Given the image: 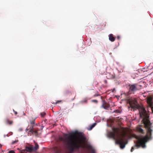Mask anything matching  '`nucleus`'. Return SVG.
<instances>
[{
    "instance_id": "nucleus-25",
    "label": "nucleus",
    "mask_w": 153,
    "mask_h": 153,
    "mask_svg": "<svg viewBox=\"0 0 153 153\" xmlns=\"http://www.w3.org/2000/svg\"><path fill=\"white\" fill-rule=\"evenodd\" d=\"M62 102L61 100H58L57 102H56L55 103V104H56L57 103H59L61 102Z\"/></svg>"
},
{
    "instance_id": "nucleus-33",
    "label": "nucleus",
    "mask_w": 153,
    "mask_h": 153,
    "mask_svg": "<svg viewBox=\"0 0 153 153\" xmlns=\"http://www.w3.org/2000/svg\"><path fill=\"white\" fill-rule=\"evenodd\" d=\"M20 153H23L22 152H21Z\"/></svg>"
},
{
    "instance_id": "nucleus-32",
    "label": "nucleus",
    "mask_w": 153,
    "mask_h": 153,
    "mask_svg": "<svg viewBox=\"0 0 153 153\" xmlns=\"http://www.w3.org/2000/svg\"><path fill=\"white\" fill-rule=\"evenodd\" d=\"M20 129V131H22V129Z\"/></svg>"
},
{
    "instance_id": "nucleus-19",
    "label": "nucleus",
    "mask_w": 153,
    "mask_h": 153,
    "mask_svg": "<svg viewBox=\"0 0 153 153\" xmlns=\"http://www.w3.org/2000/svg\"><path fill=\"white\" fill-rule=\"evenodd\" d=\"M18 141V140H16L14 141H13L12 142L11 144L12 145L15 144L16 143H17Z\"/></svg>"
},
{
    "instance_id": "nucleus-20",
    "label": "nucleus",
    "mask_w": 153,
    "mask_h": 153,
    "mask_svg": "<svg viewBox=\"0 0 153 153\" xmlns=\"http://www.w3.org/2000/svg\"><path fill=\"white\" fill-rule=\"evenodd\" d=\"M114 112L116 113H120L121 112L118 110H116L114 111Z\"/></svg>"
},
{
    "instance_id": "nucleus-7",
    "label": "nucleus",
    "mask_w": 153,
    "mask_h": 153,
    "mask_svg": "<svg viewBox=\"0 0 153 153\" xmlns=\"http://www.w3.org/2000/svg\"><path fill=\"white\" fill-rule=\"evenodd\" d=\"M147 103L149 105V106L151 107L152 109L153 107L152 106L153 104V102L152 101V98L150 97H147Z\"/></svg>"
},
{
    "instance_id": "nucleus-22",
    "label": "nucleus",
    "mask_w": 153,
    "mask_h": 153,
    "mask_svg": "<svg viewBox=\"0 0 153 153\" xmlns=\"http://www.w3.org/2000/svg\"><path fill=\"white\" fill-rule=\"evenodd\" d=\"M115 77L114 74H112L111 75V76L110 77L111 79H113Z\"/></svg>"
},
{
    "instance_id": "nucleus-29",
    "label": "nucleus",
    "mask_w": 153,
    "mask_h": 153,
    "mask_svg": "<svg viewBox=\"0 0 153 153\" xmlns=\"http://www.w3.org/2000/svg\"><path fill=\"white\" fill-rule=\"evenodd\" d=\"M29 129L26 128V131H27Z\"/></svg>"
},
{
    "instance_id": "nucleus-8",
    "label": "nucleus",
    "mask_w": 153,
    "mask_h": 153,
    "mask_svg": "<svg viewBox=\"0 0 153 153\" xmlns=\"http://www.w3.org/2000/svg\"><path fill=\"white\" fill-rule=\"evenodd\" d=\"M102 102V104L101 106V108L107 109L108 108L110 107V105L109 104L106 102L105 100H103Z\"/></svg>"
},
{
    "instance_id": "nucleus-30",
    "label": "nucleus",
    "mask_w": 153,
    "mask_h": 153,
    "mask_svg": "<svg viewBox=\"0 0 153 153\" xmlns=\"http://www.w3.org/2000/svg\"><path fill=\"white\" fill-rule=\"evenodd\" d=\"M115 90V89L114 88V89H113L112 90V92H113Z\"/></svg>"
},
{
    "instance_id": "nucleus-10",
    "label": "nucleus",
    "mask_w": 153,
    "mask_h": 153,
    "mask_svg": "<svg viewBox=\"0 0 153 153\" xmlns=\"http://www.w3.org/2000/svg\"><path fill=\"white\" fill-rule=\"evenodd\" d=\"M30 129L29 132H31L32 134H35L36 135L38 134L37 131L34 130L33 128H30Z\"/></svg>"
},
{
    "instance_id": "nucleus-16",
    "label": "nucleus",
    "mask_w": 153,
    "mask_h": 153,
    "mask_svg": "<svg viewBox=\"0 0 153 153\" xmlns=\"http://www.w3.org/2000/svg\"><path fill=\"white\" fill-rule=\"evenodd\" d=\"M96 125V123H94L92 125L90 126V128L88 129V130H91Z\"/></svg>"
},
{
    "instance_id": "nucleus-21",
    "label": "nucleus",
    "mask_w": 153,
    "mask_h": 153,
    "mask_svg": "<svg viewBox=\"0 0 153 153\" xmlns=\"http://www.w3.org/2000/svg\"><path fill=\"white\" fill-rule=\"evenodd\" d=\"M92 102H95V103H97L98 102V101L96 100H92Z\"/></svg>"
},
{
    "instance_id": "nucleus-5",
    "label": "nucleus",
    "mask_w": 153,
    "mask_h": 153,
    "mask_svg": "<svg viewBox=\"0 0 153 153\" xmlns=\"http://www.w3.org/2000/svg\"><path fill=\"white\" fill-rule=\"evenodd\" d=\"M35 144L34 147H33L32 145H30L28 146H26L25 147L26 151L30 152H36L39 149V147L37 143H35Z\"/></svg>"
},
{
    "instance_id": "nucleus-1",
    "label": "nucleus",
    "mask_w": 153,
    "mask_h": 153,
    "mask_svg": "<svg viewBox=\"0 0 153 153\" xmlns=\"http://www.w3.org/2000/svg\"><path fill=\"white\" fill-rule=\"evenodd\" d=\"M80 133L72 132L69 134H65L63 137L59 138L65 145L66 148L71 152L80 148H82V141L80 137Z\"/></svg>"
},
{
    "instance_id": "nucleus-14",
    "label": "nucleus",
    "mask_w": 153,
    "mask_h": 153,
    "mask_svg": "<svg viewBox=\"0 0 153 153\" xmlns=\"http://www.w3.org/2000/svg\"><path fill=\"white\" fill-rule=\"evenodd\" d=\"M6 123L7 124H9L10 125H11L13 123V121H9L8 119H7L5 120Z\"/></svg>"
},
{
    "instance_id": "nucleus-11",
    "label": "nucleus",
    "mask_w": 153,
    "mask_h": 153,
    "mask_svg": "<svg viewBox=\"0 0 153 153\" xmlns=\"http://www.w3.org/2000/svg\"><path fill=\"white\" fill-rule=\"evenodd\" d=\"M147 70H146L145 68H143L142 69H140L137 70H136L135 72V73L138 74V73H142V72H144L145 71H147Z\"/></svg>"
},
{
    "instance_id": "nucleus-23",
    "label": "nucleus",
    "mask_w": 153,
    "mask_h": 153,
    "mask_svg": "<svg viewBox=\"0 0 153 153\" xmlns=\"http://www.w3.org/2000/svg\"><path fill=\"white\" fill-rule=\"evenodd\" d=\"M8 153H15V152L13 150H10L9 151Z\"/></svg>"
},
{
    "instance_id": "nucleus-13",
    "label": "nucleus",
    "mask_w": 153,
    "mask_h": 153,
    "mask_svg": "<svg viewBox=\"0 0 153 153\" xmlns=\"http://www.w3.org/2000/svg\"><path fill=\"white\" fill-rule=\"evenodd\" d=\"M109 39L110 41L113 42L115 40V38L114 36L112 34H110L109 35Z\"/></svg>"
},
{
    "instance_id": "nucleus-26",
    "label": "nucleus",
    "mask_w": 153,
    "mask_h": 153,
    "mask_svg": "<svg viewBox=\"0 0 153 153\" xmlns=\"http://www.w3.org/2000/svg\"><path fill=\"white\" fill-rule=\"evenodd\" d=\"M103 82H104L105 84H106L107 83V80H104Z\"/></svg>"
},
{
    "instance_id": "nucleus-31",
    "label": "nucleus",
    "mask_w": 153,
    "mask_h": 153,
    "mask_svg": "<svg viewBox=\"0 0 153 153\" xmlns=\"http://www.w3.org/2000/svg\"><path fill=\"white\" fill-rule=\"evenodd\" d=\"M99 95H95V96H99Z\"/></svg>"
},
{
    "instance_id": "nucleus-3",
    "label": "nucleus",
    "mask_w": 153,
    "mask_h": 153,
    "mask_svg": "<svg viewBox=\"0 0 153 153\" xmlns=\"http://www.w3.org/2000/svg\"><path fill=\"white\" fill-rule=\"evenodd\" d=\"M113 131L110 133L111 137L114 139H117L116 143L120 145V148L123 149L126 144L125 141L127 140V138L129 137L126 130L123 129L121 132L119 128H112Z\"/></svg>"
},
{
    "instance_id": "nucleus-12",
    "label": "nucleus",
    "mask_w": 153,
    "mask_h": 153,
    "mask_svg": "<svg viewBox=\"0 0 153 153\" xmlns=\"http://www.w3.org/2000/svg\"><path fill=\"white\" fill-rule=\"evenodd\" d=\"M137 131L142 134H143L144 133V130L142 129L140 126H138L137 127Z\"/></svg>"
},
{
    "instance_id": "nucleus-24",
    "label": "nucleus",
    "mask_w": 153,
    "mask_h": 153,
    "mask_svg": "<svg viewBox=\"0 0 153 153\" xmlns=\"http://www.w3.org/2000/svg\"><path fill=\"white\" fill-rule=\"evenodd\" d=\"M91 151L92 153H95V150L93 149H91Z\"/></svg>"
},
{
    "instance_id": "nucleus-2",
    "label": "nucleus",
    "mask_w": 153,
    "mask_h": 153,
    "mask_svg": "<svg viewBox=\"0 0 153 153\" xmlns=\"http://www.w3.org/2000/svg\"><path fill=\"white\" fill-rule=\"evenodd\" d=\"M152 123H151L150 120H146L145 121V126L147 129L146 135L140 138L138 136L133 134L130 133V135L132 137H135L137 140L136 144L134 147H132L131 151L132 152L134 148L137 149L141 147L142 148H145L146 146V143L149 140L152 139Z\"/></svg>"
},
{
    "instance_id": "nucleus-9",
    "label": "nucleus",
    "mask_w": 153,
    "mask_h": 153,
    "mask_svg": "<svg viewBox=\"0 0 153 153\" xmlns=\"http://www.w3.org/2000/svg\"><path fill=\"white\" fill-rule=\"evenodd\" d=\"M32 120L30 119V128H33L34 126L35 125H37L36 124H35V120L36 119V118H33L31 117Z\"/></svg>"
},
{
    "instance_id": "nucleus-18",
    "label": "nucleus",
    "mask_w": 153,
    "mask_h": 153,
    "mask_svg": "<svg viewBox=\"0 0 153 153\" xmlns=\"http://www.w3.org/2000/svg\"><path fill=\"white\" fill-rule=\"evenodd\" d=\"M45 115L46 113L44 112L41 113L40 114L41 116L42 117H44L45 116Z\"/></svg>"
},
{
    "instance_id": "nucleus-15",
    "label": "nucleus",
    "mask_w": 153,
    "mask_h": 153,
    "mask_svg": "<svg viewBox=\"0 0 153 153\" xmlns=\"http://www.w3.org/2000/svg\"><path fill=\"white\" fill-rule=\"evenodd\" d=\"M96 125V123H94L92 125L90 126V128L88 129V130H91Z\"/></svg>"
},
{
    "instance_id": "nucleus-28",
    "label": "nucleus",
    "mask_w": 153,
    "mask_h": 153,
    "mask_svg": "<svg viewBox=\"0 0 153 153\" xmlns=\"http://www.w3.org/2000/svg\"><path fill=\"white\" fill-rule=\"evenodd\" d=\"M13 111L15 115H16L17 114V112L16 111H15L14 110H13Z\"/></svg>"
},
{
    "instance_id": "nucleus-17",
    "label": "nucleus",
    "mask_w": 153,
    "mask_h": 153,
    "mask_svg": "<svg viewBox=\"0 0 153 153\" xmlns=\"http://www.w3.org/2000/svg\"><path fill=\"white\" fill-rule=\"evenodd\" d=\"M88 100L86 98L84 99L83 100L81 101L80 102V103H86L87 102Z\"/></svg>"
},
{
    "instance_id": "nucleus-6",
    "label": "nucleus",
    "mask_w": 153,
    "mask_h": 153,
    "mask_svg": "<svg viewBox=\"0 0 153 153\" xmlns=\"http://www.w3.org/2000/svg\"><path fill=\"white\" fill-rule=\"evenodd\" d=\"M138 85L137 84L128 85L129 91L131 92H134L138 90Z\"/></svg>"
},
{
    "instance_id": "nucleus-4",
    "label": "nucleus",
    "mask_w": 153,
    "mask_h": 153,
    "mask_svg": "<svg viewBox=\"0 0 153 153\" xmlns=\"http://www.w3.org/2000/svg\"><path fill=\"white\" fill-rule=\"evenodd\" d=\"M129 102L130 107L131 108V110H133L134 111L137 109L139 110L140 117L143 119V120L144 125L145 121L146 120H149V115L147 113L146 110L144 107L140 106L136 100H131L129 101Z\"/></svg>"
},
{
    "instance_id": "nucleus-27",
    "label": "nucleus",
    "mask_w": 153,
    "mask_h": 153,
    "mask_svg": "<svg viewBox=\"0 0 153 153\" xmlns=\"http://www.w3.org/2000/svg\"><path fill=\"white\" fill-rule=\"evenodd\" d=\"M117 38L118 40H120V36H117Z\"/></svg>"
}]
</instances>
